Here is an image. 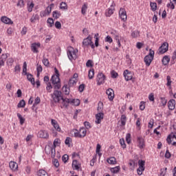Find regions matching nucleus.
Returning a JSON list of instances; mask_svg holds the SVG:
<instances>
[{"label":"nucleus","mask_w":176,"mask_h":176,"mask_svg":"<svg viewBox=\"0 0 176 176\" xmlns=\"http://www.w3.org/2000/svg\"><path fill=\"white\" fill-rule=\"evenodd\" d=\"M107 163H109V164H116V158L114 157H111L110 158L107 159Z\"/></svg>","instance_id":"32"},{"label":"nucleus","mask_w":176,"mask_h":176,"mask_svg":"<svg viewBox=\"0 0 176 176\" xmlns=\"http://www.w3.org/2000/svg\"><path fill=\"white\" fill-rule=\"evenodd\" d=\"M93 38L91 36H88L86 38H85L82 41V46H89V45H91V49H94L96 46L94 45V43L91 41Z\"/></svg>","instance_id":"5"},{"label":"nucleus","mask_w":176,"mask_h":176,"mask_svg":"<svg viewBox=\"0 0 176 176\" xmlns=\"http://www.w3.org/2000/svg\"><path fill=\"white\" fill-rule=\"evenodd\" d=\"M16 116H17V118H18L19 120L20 124H21V126H23V125L24 124V122H25V118H23V116H21V114H20L19 113H17Z\"/></svg>","instance_id":"27"},{"label":"nucleus","mask_w":176,"mask_h":176,"mask_svg":"<svg viewBox=\"0 0 176 176\" xmlns=\"http://www.w3.org/2000/svg\"><path fill=\"white\" fill-rule=\"evenodd\" d=\"M148 100L151 102H153V101H155V94L153 93H151L148 95Z\"/></svg>","instance_id":"59"},{"label":"nucleus","mask_w":176,"mask_h":176,"mask_svg":"<svg viewBox=\"0 0 176 176\" xmlns=\"http://www.w3.org/2000/svg\"><path fill=\"white\" fill-rule=\"evenodd\" d=\"M150 6L153 12H156L157 9V4L156 3L150 2Z\"/></svg>","instance_id":"36"},{"label":"nucleus","mask_w":176,"mask_h":176,"mask_svg":"<svg viewBox=\"0 0 176 176\" xmlns=\"http://www.w3.org/2000/svg\"><path fill=\"white\" fill-rule=\"evenodd\" d=\"M34 4L33 2L28 3V11L31 13L32 12V9L34 8Z\"/></svg>","instance_id":"37"},{"label":"nucleus","mask_w":176,"mask_h":176,"mask_svg":"<svg viewBox=\"0 0 176 176\" xmlns=\"http://www.w3.org/2000/svg\"><path fill=\"white\" fill-rule=\"evenodd\" d=\"M54 85V89L55 90H58V89H60L61 88V82H57V83H54L52 84Z\"/></svg>","instance_id":"53"},{"label":"nucleus","mask_w":176,"mask_h":176,"mask_svg":"<svg viewBox=\"0 0 176 176\" xmlns=\"http://www.w3.org/2000/svg\"><path fill=\"white\" fill-rule=\"evenodd\" d=\"M104 42L112 43V42H113V40H112V37H111L110 36H107V37L104 38Z\"/></svg>","instance_id":"61"},{"label":"nucleus","mask_w":176,"mask_h":176,"mask_svg":"<svg viewBox=\"0 0 176 176\" xmlns=\"http://www.w3.org/2000/svg\"><path fill=\"white\" fill-rule=\"evenodd\" d=\"M52 163H53L54 166L55 167H56V168L60 166V163H58V160H57V159H54L52 160Z\"/></svg>","instance_id":"55"},{"label":"nucleus","mask_w":176,"mask_h":176,"mask_svg":"<svg viewBox=\"0 0 176 176\" xmlns=\"http://www.w3.org/2000/svg\"><path fill=\"white\" fill-rule=\"evenodd\" d=\"M154 58H155V51L152 50V49H150L148 54L146 55L144 58V61L146 67H149V65H151V64L152 63V61H153Z\"/></svg>","instance_id":"2"},{"label":"nucleus","mask_w":176,"mask_h":176,"mask_svg":"<svg viewBox=\"0 0 176 176\" xmlns=\"http://www.w3.org/2000/svg\"><path fill=\"white\" fill-rule=\"evenodd\" d=\"M120 144L123 149H126V143L124 142V138L120 139Z\"/></svg>","instance_id":"47"},{"label":"nucleus","mask_w":176,"mask_h":176,"mask_svg":"<svg viewBox=\"0 0 176 176\" xmlns=\"http://www.w3.org/2000/svg\"><path fill=\"white\" fill-rule=\"evenodd\" d=\"M51 123L54 129L56 130V131H61V128H60V125H58V123H57V121H56V120L52 119L51 120Z\"/></svg>","instance_id":"18"},{"label":"nucleus","mask_w":176,"mask_h":176,"mask_svg":"<svg viewBox=\"0 0 176 176\" xmlns=\"http://www.w3.org/2000/svg\"><path fill=\"white\" fill-rule=\"evenodd\" d=\"M138 147L140 149H144L145 148V140L142 136L138 137Z\"/></svg>","instance_id":"11"},{"label":"nucleus","mask_w":176,"mask_h":176,"mask_svg":"<svg viewBox=\"0 0 176 176\" xmlns=\"http://www.w3.org/2000/svg\"><path fill=\"white\" fill-rule=\"evenodd\" d=\"M78 83V79L74 78H70L69 80V87H72L73 86H75Z\"/></svg>","instance_id":"23"},{"label":"nucleus","mask_w":176,"mask_h":176,"mask_svg":"<svg viewBox=\"0 0 176 176\" xmlns=\"http://www.w3.org/2000/svg\"><path fill=\"white\" fill-rule=\"evenodd\" d=\"M42 71H43V68L42 67V65L37 64V67H36L37 76H39Z\"/></svg>","instance_id":"40"},{"label":"nucleus","mask_w":176,"mask_h":176,"mask_svg":"<svg viewBox=\"0 0 176 176\" xmlns=\"http://www.w3.org/2000/svg\"><path fill=\"white\" fill-rule=\"evenodd\" d=\"M126 141L127 144H131V134L126 133Z\"/></svg>","instance_id":"49"},{"label":"nucleus","mask_w":176,"mask_h":176,"mask_svg":"<svg viewBox=\"0 0 176 176\" xmlns=\"http://www.w3.org/2000/svg\"><path fill=\"white\" fill-rule=\"evenodd\" d=\"M126 120H127V117H126V115L122 114L120 118V122H121L120 126H126Z\"/></svg>","instance_id":"25"},{"label":"nucleus","mask_w":176,"mask_h":176,"mask_svg":"<svg viewBox=\"0 0 176 176\" xmlns=\"http://www.w3.org/2000/svg\"><path fill=\"white\" fill-rule=\"evenodd\" d=\"M63 90L65 93L66 95L69 94V87H68V85H65L63 87Z\"/></svg>","instance_id":"42"},{"label":"nucleus","mask_w":176,"mask_h":176,"mask_svg":"<svg viewBox=\"0 0 176 176\" xmlns=\"http://www.w3.org/2000/svg\"><path fill=\"white\" fill-rule=\"evenodd\" d=\"M9 167L12 170V171H16L19 167V165L15 162L11 161L9 163Z\"/></svg>","instance_id":"16"},{"label":"nucleus","mask_w":176,"mask_h":176,"mask_svg":"<svg viewBox=\"0 0 176 176\" xmlns=\"http://www.w3.org/2000/svg\"><path fill=\"white\" fill-rule=\"evenodd\" d=\"M72 168L74 170H79V168H80V164L78 163V160H73Z\"/></svg>","instance_id":"20"},{"label":"nucleus","mask_w":176,"mask_h":176,"mask_svg":"<svg viewBox=\"0 0 176 176\" xmlns=\"http://www.w3.org/2000/svg\"><path fill=\"white\" fill-rule=\"evenodd\" d=\"M1 21H2V23H4V24H12L13 21H12V19H9L7 16H2L1 18Z\"/></svg>","instance_id":"17"},{"label":"nucleus","mask_w":176,"mask_h":176,"mask_svg":"<svg viewBox=\"0 0 176 176\" xmlns=\"http://www.w3.org/2000/svg\"><path fill=\"white\" fill-rule=\"evenodd\" d=\"M25 107V100H21L19 101V102L17 104L18 108H24Z\"/></svg>","instance_id":"39"},{"label":"nucleus","mask_w":176,"mask_h":176,"mask_svg":"<svg viewBox=\"0 0 176 176\" xmlns=\"http://www.w3.org/2000/svg\"><path fill=\"white\" fill-rule=\"evenodd\" d=\"M78 49H74V47H70L67 50V56L69 60L72 61V60H76L78 58Z\"/></svg>","instance_id":"3"},{"label":"nucleus","mask_w":176,"mask_h":176,"mask_svg":"<svg viewBox=\"0 0 176 176\" xmlns=\"http://www.w3.org/2000/svg\"><path fill=\"white\" fill-rule=\"evenodd\" d=\"M123 75L126 82H129V80H131V79H133V73H131V72H130L129 69L124 70Z\"/></svg>","instance_id":"8"},{"label":"nucleus","mask_w":176,"mask_h":176,"mask_svg":"<svg viewBox=\"0 0 176 176\" xmlns=\"http://www.w3.org/2000/svg\"><path fill=\"white\" fill-rule=\"evenodd\" d=\"M159 54H164L166 52H168V43H163V44L158 49Z\"/></svg>","instance_id":"6"},{"label":"nucleus","mask_w":176,"mask_h":176,"mask_svg":"<svg viewBox=\"0 0 176 176\" xmlns=\"http://www.w3.org/2000/svg\"><path fill=\"white\" fill-rule=\"evenodd\" d=\"M51 80L52 82V84L60 83V76L53 75L52 76Z\"/></svg>","instance_id":"21"},{"label":"nucleus","mask_w":176,"mask_h":176,"mask_svg":"<svg viewBox=\"0 0 176 176\" xmlns=\"http://www.w3.org/2000/svg\"><path fill=\"white\" fill-rule=\"evenodd\" d=\"M71 104H74L75 107H79L80 105V100L79 99H72Z\"/></svg>","instance_id":"31"},{"label":"nucleus","mask_w":176,"mask_h":176,"mask_svg":"<svg viewBox=\"0 0 176 176\" xmlns=\"http://www.w3.org/2000/svg\"><path fill=\"white\" fill-rule=\"evenodd\" d=\"M105 79L106 77L104 75V74L102 73H99L97 76V85H98V86H101V85H104V83H105Z\"/></svg>","instance_id":"7"},{"label":"nucleus","mask_w":176,"mask_h":176,"mask_svg":"<svg viewBox=\"0 0 176 176\" xmlns=\"http://www.w3.org/2000/svg\"><path fill=\"white\" fill-rule=\"evenodd\" d=\"M106 94H107L109 101H113V98H115V94L113 89H112L111 88H109L106 91Z\"/></svg>","instance_id":"12"},{"label":"nucleus","mask_w":176,"mask_h":176,"mask_svg":"<svg viewBox=\"0 0 176 176\" xmlns=\"http://www.w3.org/2000/svg\"><path fill=\"white\" fill-rule=\"evenodd\" d=\"M30 73L27 72V62H24L23 65V74L27 76Z\"/></svg>","instance_id":"35"},{"label":"nucleus","mask_w":176,"mask_h":176,"mask_svg":"<svg viewBox=\"0 0 176 176\" xmlns=\"http://www.w3.org/2000/svg\"><path fill=\"white\" fill-rule=\"evenodd\" d=\"M87 10V4H84L81 8V12H82V14H83V16H85V14H86Z\"/></svg>","instance_id":"43"},{"label":"nucleus","mask_w":176,"mask_h":176,"mask_svg":"<svg viewBox=\"0 0 176 176\" xmlns=\"http://www.w3.org/2000/svg\"><path fill=\"white\" fill-rule=\"evenodd\" d=\"M68 159H69V157L67 154L63 155L62 157V160L65 163H67L68 162Z\"/></svg>","instance_id":"60"},{"label":"nucleus","mask_w":176,"mask_h":176,"mask_svg":"<svg viewBox=\"0 0 176 176\" xmlns=\"http://www.w3.org/2000/svg\"><path fill=\"white\" fill-rule=\"evenodd\" d=\"M80 133H81L82 138H83L86 137V133H87V131H86V129H85V128H81L80 129Z\"/></svg>","instance_id":"48"},{"label":"nucleus","mask_w":176,"mask_h":176,"mask_svg":"<svg viewBox=\"0 0 176 176\" xmlns=\"http://www.w3.org/2000/svg\"><path fill=\"white\" fill-rule=\"evenodd\" d=\"M74 137L76 138H82V134H80V131H78V129H74Z\"/></svg>","instance_id":"41"},{"label":"nucleus","mask_w":176,"mask_h":176,"mask_svg":"<svg viewBox=\"0 0 176 176\" xmlns=\"http://www.w3.org/2000/svg\"><path fill=\"white\" fill-rule=\"evenodd\" d=\"M139 168L137 169V173L138 175H142V172L145 171V161L142 160H138Z\"/></svg>","instance_id":"4"},{"label":"nucleus","mask_w":176,"mask_h":176,"mask_svg":"<svg viewBox=\"0 0 176 176\" xmlns=\"http://www.w3.org/2000/svg\"><path fill=\"white\" fill-rule=\"evenodd\" d=\"M139 36H140V31L138 30H134L131 34V36L132 38H138Z\"/></svg>","instance_id":"33"},{"label":"nucleus","mask_w":176,"mask_h":176,"mask_svg":"<svg viewBox=\"0 0 176 176\" xmlns=\"http://www.w3.org/2000/svg\"><path fill=\"white\" fill-rule=\"evenodd\" d=\"M16 6L19 8H24V0H19Z\"/></svg>","instance_id":"62"},{"label":"nucleus","mask_w":176,"mask_h":176,"mask_svg":"<svg viewBox=\"0 0 176 176\" xmlns=\"http://www.w3.org/2000/svg\"><path fill=\"white\" fill-rule=\"evenodd\" d=\"M113 14V10L112 8H109L105 12V16L106 17H111Z\"/></svg>","instance_id":"30"},{"label":"nucleus","mask_w":176,"mask_h":176,"mask_svg":"<svg viewBox=\"0 0 176 176\" xmlns=\"http://www.w3.org/2000/svg\"><path fill=\"white\" fill-rule=\"evenodd\" d=\"M38 135L39 136L40 138L47 139L49 138V133L47 132V131H45V130H41L38 133Z\"/></svg>","instance_id":"13"},{"label":"nucleus","mask_w":176,"mask_h":176,"mask_svg":"<svg viewBox=\"0 0 176 176\" xmlns=\"http://www.w3.org/2000/svg\"><path fill=\"white\" fill-rule=\"evenodd\" d=\"M85 87L86 85L85 84H81L79 85L78 91H80V93H83V91L85 90Z\"/></svg>","instance_id":"58"},{"label":"nucleus","mask_w":176,"mask_h":176,"mask_svg":"<svg viewBox=\"0 0 176 176\" xmlns=\"http://www.w3.org/2000/svg\"><path fill=\"white\" fill-rule=\"evenodd\" d=\"M86 67H87V68H91V67H93V60H88L86 63Z\"/></svg>","instance_id":"57"},{"label":"nucleus","mask_w":176,"mask_h":176,"mask_svg":"<svg viewBox=\"0 0 176 176\" xmlns=\"http://www.w3.org/2000/svg\"><path fill=\"white\" fill-rule=\"evenodd\" d=\"M166 80H167L166 86H168V87H171V83L173 82V81L171 80V77L170 76H167Z\"/></svg>","instance_id":"45"},{"label":"nucleus","mask_w":176,"mask_h":176,"mask_svg":"<svg viewBox=\"0 0 176 176\" xmlns=\"http://www.w3.org/2000/svg\"><path fill=\"white\" fill-rule=\"evenodd\" d=\"M110 171L113 174H118V173H119L120 171V166H116V167H113V168H111Z\"/></svg>","instance_id":"24"},{"label":"nucleus","mask_w":176,"mask_h":176,"mask_svg":"<svg viewBox=\"0 0 176 176\" xmlns=\"http://www.w3.org/2000/svg\"><path fill=\"white\" fill-rule=\"evenodd\" d=\"M94 38L96 39L95 40V46H96V47H98V45H99L98 42H99L100 39L98 38V33L95 34Z\"/></svg>","instance_id":"44"},{"label":"nucleus","mask_w":176,"mask_h":176,"mask_svg":"<svg viewBox=\"0 0 176 176\" xmlns=\"http://www.w3.org/2000/svg\"><path fill=\"white\" fill-rule=\"evenodd\" d=\"M61 94H63V93L60 91L54 90L53 94L51 96L56 104L60 102V100H62L63 107H65V108H68L69 104H71V99L64 98Z\"/></svg>","instance_id":"1"},{"label":"nucleus","mask_w":176,"mask_h":176,"mask_svg":"<svg viewBox=\"0 0 176 176\" xmlns=\"http://www.w3.org/2000/svg\"><path fill=\"white\" fill-rule=\"evenodd\" d=\"M111 78H113V79H116V78L119 76V74L115 70L111 71Z\"/></svg>","instance_id":"52"},{"label":"nucleus","mask_w":176,"mask_h":176,"mask_svg":"<svg viewBox=\"0 0 176 176\" xmlns=\"http://www.w3.org/2000/svg\"><path fill=\"white\" fill-rule=\"evenodd\" d=\"M47 23L50 24L48 27H50V28L53 27V25H54V21L53 20L52 18H48L47 20Z\"/></svg>","instance_id":"46"},{"label":"nucleus","mask_w":176,"mask_h":176,"mask_svg":"<svg viewBox=\"0 0 176 176\" xmlns=\"http://www.w3.org/2000/svg\"><path fill=\"white\" fill-rule=\"evenodd\" d=\"M51 157L52 159H54V157H56V148L55 147L51 148Z\"/></svg>","instance_id":"50"},{"label":"nucleus","mask_w":176,"mask_h":176,"mask_svg":"<svg viewBox=\"0 0 176 176\" xmlns=\"http://www.w3.org/2000/svg\"><path fill=\"white\" fill-rule=\"evenodd\" d=\"M13 63H14V59H13V58H9L7 60L8 65H12L13 64Z\"/></svg>","instance_id":"63"},{"label":"nucleus","mask_w":176,"mask_h":176,"mask_svg":"<svg viewBox=\"0 0 176 176\" xmlns=\"http://www.w3.org/2000/svg\"><path fill=\"white\" fill-rule=\"evenodd\" d=\"M52 16L54 19H55V20H57L61 16V12H58V10H55L52 12Z\"/></svg>","instance_id":"22"},{"label":"nucleus","mask_w":176,"mask_h":176,"mask_svg":"<svg viewBox=\"0 0 176 176\" xmlns=\"http://www.w3.org/2000/svg\"><path fill=\"white\" fill-rule=\"evenodd\" d=\"M52 89H53V87L52 86V83L48 82L46 87V89L48 91V93H52Z\"/></svg>","instance_id":"54"},{"label":"nucleus","mask_w":176,"mask_h":176,"mask_svg":"<svg viewBox=\"0 0 176 176\" xmlns=\"http://www.w3.org/2000/svg\"><path fill=\"white\" fill-rule=\"evenodd\" d=\"M164 65H167L170 63V57L168 56H164L162 60Z\"/></svg>","instance_id":"26"},{"label":"nucleus","mask_w":176,"mask_h":176,"mask_svg":"<svg viewBox=\"0 0 176 176\" xmlns=\"http://www.w3.org/2000/svg\"><path fill=\"white\" fill-rule=\"evenodd\" d=\"M60 9H61V10H68V6L67 5V3L62 1L60 3Z\"/></svg>","instance_id":"29"},{"label":"nucleus","mask_w":176,"mask_h":176,"mask_svg":"<svg viewBox=\"0 0 176 176\" xmlns=\"http://www.w3.org/2000/svg\"><path fill=\"white\" fill-rule=\"evenodd\" d=\"M168 107L170 111H174L175 109V100L170 99L168 102Z\"/></svg>","instance_id":"15"},{"label":"nucleus","mask_w":176,"mask_h":176,"mask_svg":"<svg viewBox=\"0 0 176 176\" xmlns=\"http://www.w3.org/2000/svg\"><path fill=\"white\" fill-rule=\"evenodd\" d=\"M38 19H39V15H38L37 14H34L30 19V21L32 23H35V21H36V20H38Z\"/></svg>","instance_id":"34"},{"label":"nucleus","mask_w":176,"mask_h":176,"mask_svg":"<svg viewBox=\"0 0 176 176\" xmlns=\"http://www.w3.org/2000/svg\"><path fill=\"white\" fill-rule=\"evenodd\" d=\"M89 79H93L94 78V69H91L88 73Z\"/></svg>","instance_id":"38"},{"label":"nucleus","mask_w":176,"mask_h":176,"mask_svg":"<svg viewBox=\"0 0 176 176\" xmlns=\"http://www.w3.org/2000/svg\"><path fill=\"white\" fill-rule=\"evenodd\" d=\"M39 47H41V43H34L31 45V50L33 53L38 54L39 53V50H38Z\"/></svg>","instance_id":"10"},{"label":"nucleus","mask_w":176,"mask_h":176,"mask_svg":"<svg viewBox=\"0 0 176 176\" xmlns=\"http://www.w3.org/2000/svg\"><path fill=\"white\" fill-rule=\"evenodd\" d=\"M43 64H44L45 67H47L49 65V60L46 58H43Z\"/></svg>","instance_id":"64"},{"label":"nucleus","mask_w":176,"mask_h":176,"mask_svg":"<svg viewBox=\"0 0 176 176\" xmlns=\"http://www.w3.org/2000/svg\"><path fill=\"white\" fill-rule=\"evenodd\" d=\"M96 124H100V123H101V120H102V119H104V114L103 113H98L96 115Z\"/></svg>","instance_id":"14"},{"label":"nucleus","mask_w":176,"mask_h":176,"mask_svg":"<svg viewBox=\"0 0 176 176\" xmlns=\"http://www.w3.org/2000/svg\"><path fill=\"white\" fill-rule=\"evenodd\" d=\"M37 175L38 176H49V175L47 174V172H46V170H43V169H40L38 172H37Z\"/></svg>","instance_id":"28"},{"label":"nucleus","mask_w":176,"mask_h":176,"mask_svg":"<svg viewBox=\"0 0 176 176\" xmlns=\"http://www.w3.org/2000/svg\"><path fill=\"white\" fill-rule=\"evenodd\" d=\"M129 166L131 167H133V168H134L135 167H137V162H135L134 160H129Z\"/></svg>","instance_id":"51"},{"label":"nucleus","mask_w":176,"mask_h":176,"mask_svg":"<svg viewBox=\"0 0 176 176\" xmlns=\"http://www.w3.org/2000/svg\"><path fill=\"white\" fill-rule=\"evenodd\" d=\"M160 100L162 107H166V105H167V100H166V98H160Z\"/></svg>","instance_id":"56"},{"label":"nucleus","mask_w":176,"mask_h":176,"mask_svg":"<svg viewBox=\"0 0 176 176\" xmlns=\"http://www.w3.org/2000/svg\"><path fill=\"white\" fill-rule=\"evenodd\" d=\"M119 16L122 21H126L127 20V14L126 13V10L124 8L120 9Z\"/></svg>","instance_id":"9"},{"label":"nucleus","mask_w":176,"mask_h":176,"mask_svg":"<svg viewBox=\"0 0 176 176\" xmlns=\"http://www.w3.org/2000/svg\"><path fill=\"white\" fill-rule=\"evenodd\" d=\"M26 76L28 80L30 82L33 86H35V78H34V76L29 73V74L26 75Z\"/></svg>","instance_id":"19"}]
</instances>
